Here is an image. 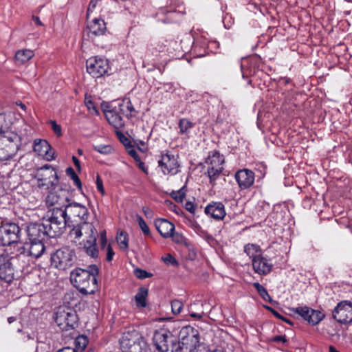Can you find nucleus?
Returning a JSON list of instances; mask_svg holds the SVG:
<instances>
[{"mask_svg": "<svg viewBox=\"0 0 352 352\" xmlns=\"http://www.w3.org/2000/svg\"><path fill=\"white\" fill-rule=\"evenodd\" d=\"M21 138L10 121L0 118V161L12 159L19 150Z\"/></svg>", "mask_w": 352, "mask_h": 352, "instance_id": "obj_1", "label": "nucleus"}, {"mask_svg": "<svg viewBox=\"0 0 352 352\" xmlns=\"http://www.w3.org/2000/svg\"><path fill=\"white\" fill-rule=\"evenodd\" d=\"M98 268L93 265L89 270L81 268L74 270L70 274V280L75 287L84 294H92L97 289V278Z\"/></svg>", "mask_w": 352, "mask_h": 352, "instance_id": "obj_2", "label": "nucleus"}, {"mask_svg": "<svg viewBox=\"0 0 352 352\" xmlns=\"http://www.w3.org/2000/svg\"><path fill=\"white\" fill-rule=\"evenodd\" d=\"M44 226L47 231V236L54 238L61 235L68 223L66 219V211L63 210H52L43 220Z\"/></svg>", "mask_w": 352, "mask_h": 352, "instance_id": "obj_3", "label": "nucleus"}, {"mask_svg": "<svg viewBox=\"0 0 352 352\" xmlns=\"http://www.w3.org/2000/svg\"><path fill=\"white\" fill-rule=\"evenodd\" d=\"M153 342L160 352H178L181 348L176 336L165 329L155 332Z\"/></svg>", "mask_w": 352, "mask_h": 352, "instance_id": "obj_4", "label": "nucleus"}, {"mask_svg": "<svg viewBox=\"0 0 352 352\" xmlns=\"http://www.w3.org/2000/svg\"><path fill=\"white\" fill-rule=\"evenodd\" d=\"M120 344L123 352H144L146 350L143 337L135 330L123 333Z\"/></svg>", "mask_w": 352, "mask_h": 352, "instance_id": "obj_5", "label": "nucleus"}, {"mask_svg": "<svg viewBox=\"0 0 352 352\" xmlns=\"http://www.w3.org/2000/svg\"><path fill=\"white\" fill-rule=\"evenodd\" d=\"M35 179L37 186L43 190L55 189L59 181L56 170L50 165L38 168L35 173Z\"/></svg>", "mask_w": 352, "mask_h": 352, "instance_id": "obj_6", "label": "nucleus"}, {"mask_svg": "<svg viewBox=\"0 0 352 352\" xmlns=\"http://www.w3.org/2000/svg\"><path fill=\"white\" fill-rule=\"evenodd\" d=\"M76 261L74 250L69 247H63L51 255L52 265L60 270L72 267Z\"/></svg>", "mask_w": 352, "mask_h": 352, "instance_id": "obj_7", "label": "nucleus"}, {"mask_svg": "<svg viewBox=\"0 0 352 352\" xmlns=\"http://www.w3.org/2000/svg\"><path fill=\"white\" fill-rule=\"evenodd\" d=\"M181 344L179 351L193 352L199 342L197 330L190 326L183 327L179 333V341Z\"/></svg>", "mask_w": 352, "mask_h": 352, "instance_id": "obj_8", "label": "nucleus"}, {"mask_svg": "<svg viewBox=\"0 0 352 352\" xmlns=\"http://www.w3.org/2000/svg\"><path fill=\"white\" fill-rule=\"evenodd\" d=\"M54 320L60 329L68 331L74 328L77 322L76 311L68 307H59L54 314Z\"/></svg>", "mask_w": 352, "mask_h": 352, "instance_id": "obj_9", "label": "nucleus"}, {"mask_svg": "<svg viewBox=\"0 0 352 352\" xmlns=\"http://www.w3.org/2000/svg\"><path fill=\"white\" fill-rule=\"evenodd\" d=\"M19 234L20 228L16 223H5L0 227V242L3 246L17 243Z\"/></svg>", "mask_w": 352, "mask_h": 352, "instance_id": "obj_10", "label": "nucleus"}, {"mask_svg": "<svg viewBox=\"0 0 352 352\" xmlns=\"http://www.w3.org/2000/svg\"><path fill=\"white\" fill-rule=\"evenodd\" d=\"M87 72L94 78H100L107 73L109 69L108 60L101 57H91L86 62Z\"/></svg>", "mask_w": 352, "mask_h": 352, "instance_id": "obj_11", "label": "nucleus"}, {"mask_svg": "<svg viewBox=\"0 0 352 352\" xmlns=\"http://www.w3.org/2000/svg\"><path fill=\"white\" fill-rule=\"evenodd\" d=\"M69 204L68 192L63 188L50 192L46 197V204L53 206L52 210H65Z\"/></svg>", "mask_w": 352, "mask_h": 352, "instance_id": "obj_12", "label": "nucleus"}, {"mask_svg": "<svg viewBox=\"0 0 352 352\" xmlns=\"http://www.w3.org/2000/svg\"><path fill=\"white\" fill-rule=\"evenodd\" d=\"M63 211H66V219L68 222L87 221L89 216L87 208L77 202L69 203Z\"/></svg>", "mask_w": 352, "mask_h": 352, "instance_id": "obj_13", "label": "nucleus"}, {"mask_svg": "<svg viewBox=\"0 0 352 352\" xmlns=\"http://www.w3.org/2000/svg\"><path fill=\"white\" fill-rule=\"evenodd\" d=\"M206 163L208 164V177L210 180H214L223 169V156L218 151H214L208 155Z\"/></svg>", "mask_w": 352, "mask_h": 352, "instance_id": "obj_14", "label": "nucleus"}, {"mask_svg": "<svg viewBox=\"0 0 352 352\" xmlns=\"http://www.w3.org/2000/svg\"><path fill=\"white\" fill-rule=\"evenodd\" d=\"M158 166L164 175H175L179 171V164L177 157L169 153L162 154L158 160Z\"/></svg>", "mask_w": 352, "mask_h": 352, "instance_id": "obj_15", "label": "nucleus"}, {"mask_svg": "<svg viewBox=\"0 0 352 352\" xmlns=\"http://www.w3.org/2000/svg\"><path fill=\"white\" fill-rule=\"evenodd\" d=\"M333 318L341 324L352 322V302L348 300L339 302L333 311Z\"/></svg>", "mask_w": 352, "mask_h": 352, "instance_id": "obj_16", "label": "nucleus"}, {"mask_svg": "<svg viewBox=\"0 0 352 352\" xmlns=\"http://www.w3.org/2000/svg\"><path fill=\"white\" fill-rule=\"evenodd\" d=\"M292 310L312 325L318 324L324 318V314L320 311L313 309L307 306L298 307L293 308Z\"/></svg>", "mask_w": 352, "mask_h": 352, "instance_id": "obj_17", "label": "nucleus"}, {"mask_svg": "<svg viewBox=\"0 0 352 352\" xmlns=\"http://www.w3.org/2000/svg\"><path fill=\"white\" fill-rule=\"evenodd\" d=\"M102 108L106 119L116 129H118L124 126V123L120 115L121 113L116 107H113L109 104H102Z\"/></svg>", "mask_w": 352, "mask_h": 352, "instance_id": "obj_18", "label": "nucleus"}, {"mask_svg": "<svg viewBox=\"0 0 352 352\" xmlns=\"http://www.w3.org/2000/svg\"><path fill=\"white\" fill-rule=\"evenodd\" d=\"M69 234L75 239H78L83 236L87 239H91L92 236H96L97 231L92 223L83 221L82 223L74 226Z\"/></svg>", "mask_w": 352, "mask_h": 352, "instance_id": "obj_19", "label": "nucleus"}, {"mask_svg": "<svg viewBox=\"0 0 352 352\" xmlns=\"http://www.w3.org/2000/svg\"><path fill=\"white\" fill-rule=\"evenodd\" d=\"M34 151L47 161H52L55 158L54 150L45 140H35Z\"/></svg>", "mask_w": 352, "mask_h": 352, "instance_id": "obj_20", "label": "nucleus"}, {"mask_svg": "<svg viewBox=\"0 0 352 352\" xmlns=\"http://www.w3.org/2000/svg\"><path fill=\"white\" fill-rule=\"evenodd\" d=\"M234 177L241 190L249 188L254 182V172L247 168L238 170Z\"/></svg>", "mask_w": 352, "mask_h": 352, "instance_id": "obj_21", "label": "nucleus"}, {"mask_svg": "<svg viewBox=\"0 0 352 352\" xmlns=\"http://www.w3.org/2000/svg\"><path fill=\"white\" fill-rule=\"evenodd\" d=\"M14 278V270L10 259L4 255H0V278L6 283H11Z\"/></svg>", "mask_w": 352, "mask_h": 352, "instance_id": "obj_22", "label": "nucleus"}, {"mask_svg": "<svg viewBox=\"0 0 352 352\" xmlns=\"http://www.w3.org/2000/svg\"><path fill=\"white\" fill-rule=\"evenodd\" d=\"M27 233L30 241H44L48 237L47 231L43 222L30 225Z\"/></svg>", "mask_w": 352, "mask_h": 352, "instance_id": "obj_23", "label": "nucleus"}, {"mask_svg": "<svg viewBox=\"0 0 352 352\" xmlns=\"http://www.w3.org/2000/svg\"><path fill=\"white\" fill-rule=\"evenodd\" d=\"M106 31V23L102 19L95 18L87 23V34L91 39L94 37L104 34Z\"/></svg>", "mask_w": 352, "mask_h": 352, "instance_id": "obj_24", "label": "nucleus"}, {"mask_svg": "<svg viewBox=\"0 0 352 352\" xmlns=\"http://www.w3.org/2000/svg\"><path fill=\"white\" fill-rule=\"evenodd\" d=\"M19 255H28L35 258L41 257L45 251L44 241H30V246L28 251H25L24 247L19 248Z\"/></svg>", "mask_w": 352, "mask_h": 352, "instance_id": "obj_25", "label": "nucleus"}, {"mask_svg": "<svg viewBox=\"0 0 352 352\" xmlns=\"http://www.w3.org/2000/svg\"><path fill=\"white\" fill-rule=\"evenodd\" d=\"M252 265L255 273L263 276L268 274L273 267L270 260L262 255L254 260Z\"/></svg>", "mask_w": 352, "mask_h": 352, "instance_id": "obj_26", "label": "nucleus"}, {"mask_svg": "<svg viewBox=\"0 0 352 352\" xmlns=\"http://www.w3.org/2000/svg\"><path fill=\"white\" fill-rule=\"evenodd\" d=\"M207 215L217 220H221L226 216L224 205L221 202H212L205 208Z\"/></svg>", "mask_w": 352, "mask_h": 352, "instance_id": "obj_27", "label": "nucleus"}, {"mask_svg": "<svg viewBox=\"0 0 352 352\" xmlns=\"http://www.w3.org/2000/svg\"><path fill=\"white\" fill-rule=\"evenodd\" d=\"M155 224L157 230L164 238H169L173 236L175 226L168 220L160 219L155 221Z\"/></svg>", "mask_w": 352, "mask_h": 352, "instance_id": "obj_28", "label": "nucleus"}, {"mask_svg": "<svg viewBox=\"0 0 352 352\" xmlns=\"http://www.w3.org/2000/svg\"><path fill=\"white\" fill-rule=\"evenodd\" d=\"M83 249L87 255L92 258H97L98 250L96 245V236H92L91 239H87L84 241Z\"/></svg>", "mask_w": 352, "mask_h": 352, "instance_id": "obj_29", "label": "nucleus"}, {"mask_svg": "<svg viewBox=\"0 0 352 352\" xmlns=\"http://www.w3.org/2000/svg\"><path fill=\"white\" fill-rule=\"evenodd\" d=\"M120 113L128 118L135 116V110L129 99H124L118 104Z\"/></svg>", "mask_w": 352, "mask_h": 352, "instance_id": "obj_30", "label": "nucleus"}, {"mask_svg": "<svg viewBox=\"0 0 352 352\" xmlns=\"http://www.w3.org/2000/svg\"><path fill=\"white\" fill-rule=\"evenodd\" d=\"M148 291L145 287H140L135 296L136 306L138 308H144L147 305Z\"/></svg>", "mask_w": 352, "mask_h": 352, "instance_id": "obj_31", "label": "nucleus"}, {"mask_svg": "<svg viewBox=\"0 0 352 352\" xmlns=\"http://www.w3.org/2000/svg\"><path fill=\"white\" fill-rule=\"evenodd\" d=\"M34 55L31 50L23 49L18 50L15 54V60L19 64H23L30 60Z\"/></svg>", "mask_w": 352, "mask_h": 352, "instance_id": "obj_32", "label": "nucleus"}, {"mask_svg": "<svg viewBox=\"0 0 352 352\" xmlns=\"http://www.w3.org/2000/svg\"><path fill=\"white\" fill-rule=\"evenodd\" d=\"M244 252L251 258L252 262L262 255V250L259 245L249 243L244 247Z\"/></svg>", "mask_w": 352, "mask_h": 352, "instance_id": "obj_33", "label": "nucleus"}, {"mask_svg": "<svg viewBox=\"0 0 352 352\" xmlns=\"http://www.w3.org/2000/svg\"><path fill=\"white\" fill-rule=\"evenodd\" d=\"M116 241L122 250H126L129 248L128 234L123 230H119L117 233Z\"/></svg>", "mask_w": 352, "mask_h": 352, "instance_id": "obj_34", "label": "nucleus"}, {"mask_svg": "<svg viewBox=\"0 0 352 352\" xmlns=\"http://www.w3.org/2000/svg\"><path fill=\"white\" fill-rule=\"evenodd\" d=\"M194 124L188 119H180L178 123L179 128V133L182 134L188 135L190 131L194 127Z\"/></svg>", "mask_w": 352, "mask_h": 352, "instance_id": "obj_35", "label": "nucleus"}, {"mask_svg": "<svg viewBox=\"0 0 352 352\" xmlns=\"http://www.w3.org/2000/svg\"><path fill=\"white\" fill-rule=\"evenodd\" d=\"M88 343L87 338L85 336H79L75 340V352H82Z\"/></svg>", "mask_w": 352, "mask_h": 352, "instance_id": "obj_36", "label": "nucleus"}, {"mask_svg": "<svg viewBox=\"0 0 352 352\" xmlns=\"http://www.w3.org/2000/svg\"><path fill=\"white\" fill-rule=\"evenodd\" d=\"M66 173L73 180L74 184L76 186L78 190H82V183L78 176L75 173L74 170L72 167H68L66 169Z\"/></svg>", "mask_w": 352, "mask_h": 352, "instance_id": "obj_37", "label": "nucleus"}, {"mask_svg": "<svg viewBox=\"0 0 352 352\" xmlns=\"http://www.w3.org/2000/svg\"><path fill=\"white\" fill-rule=\"evenodd\" d=\"M253 285L255 287V289H256L257 292L259 294V295L261 296V298L264 300L269 301V302H270L272 300V298H271L270 294H268L267 291L263 285H261L258 283H254Z\"/></svg>", "mask_w": 352, "mask_h": 352, "instance_id": "obj_38", "label": "nucleus"}, {"mask_svg": "<svg viewBox=\"0 0 352 352\" xmlns=\"http://www.w3.org/2000/svg\"><path fill=\"white\" fill-rule=\"evenodd\" d=\"M94 149L103 155L111 154L113 151V147L109 144H97L94 146Z\"/></svg>", "mask_w": 352, "mask_h": 352, "instance_id": "obj_39", "label": "nucleus"}, {"mask_svg": "<svg viewBox=\"0 0 352 352\" xmlns=\"http://www.w3.org/2000/svg\"><path fill=\"white\" fill-rule=\"evenodd\" d=\"M186 186H183L179 190L173 191L171 192V197L177 202H182L186 195Z\"/></svg>", "mask_w": 352, "mask_h": 352, "instance_id": "obj_40", "label": "nucleus"}, {"mask_svg": "<svg viewBox=\"0 0 352 352\" xmlns=\"http://www.w3.org/2000/svg\"><path fill=\"white\" fill-rule=\"evenodd\" d=\"M183 309V303L179 300H173L171 302V309L173 314H179Z\"/></svg>", "mask_w": 352, "mask_h": 352, "instance_id": "obj_41", "label": "nucleus"}, {"mask_svg": "<svg viewBox=\"0 0 352 352\" xmlns=\"http://www.w3.org/2000/svg\"><path fill=\"white\" fill-rule=\"evenodd\" d=\"M137 220L138 221L139 226L141 228L143 233L145 235H149L151 233L149 228L148 227L147 224L146 223V222L143 219V218L142 217H140V215H138Z\"/></svg>", "mask_w": 352, "mask_h": 352, "instance_id": "obj_42", "label": "nucleus"}, {"mask_svg": "<svg viewBox=\"0 0 352 352\" xmlns=\"http://www.w3.org/2000/svg\"><path fill=\"white\" fill-rule=\"evenodd\" d=\"M134 274L137 278L140 279H144L152 276V274L140 268H137L134 270Z\"/></svg>", "mask_w": 352, "mask_h": 352, "instance_id": "obj_43", "label": "nucleus"}, {"mask_svg": "<svg viewBox=\"0 0 352 352\" xmlns=\"http://www.w3.org/2000/svg\"><path fill=\"white\" fill-rule=\"evenodd\" d=\"M49 123L50 124L54 133L58 137L61 136L62 129L60 125L57 124V122L55 120H50Z\"/></svg>", "mask_w": 352, "mask_h": 352, "instance_id": "obj_44", "label": "nucleus"}, {"mask_svg": "<svg viewBox=\"0 0 352 352\" xmlns=\"http://www.w3.org/2000/svg\"><path fill=\"white\" fill-rule=\"evenodd\" d=\"M193 307V305H190V309H189V314L192 318H197L198 320H200L202 318L204 315V311L203 309L201 310L200 312H195L192 310Z\"/></svg>", "mask_w": 352, "mask_h": 352, "instance_id": "obj_45", "label": "nucleus"}, {"mask_svg": "<svg viewBox=\"0 0 352 352\" xmlns=\"http://www.w3.org/2000/svg\"><path fill=\"white\" fill-rule=\"evenodd\" d=\"M96 186L98 190L101 192L102 195H104V189L103 187V182L99 175H96Z\"/></svg>", "mask_w": 352, "mask_h": 352, "instance_id": "obj_46", "label": "nucleus"}, {"mask_svg": "<svg viewBox=\"0 0 352 352\" xmlns=\"http://www.w3.org/2000/svg\"><path fill=\"white\" fill-rule=\"evenodd\" d=\"M113 256H114V252H113L112 248L111 247V245H108L107 247L106 260L108 262L111 261L113 260Z\"/></svg>", "mask_w": 352, "mask_h": 352, "instance_id": "obj_47", "label": "nucleus"}, {"mask_svg": "<svg viewBox=\"0 0 352 352\" xmlns=\"http://www.w3.org/2000/svg\"><path fill=\"white\" fill-rule=\"evenodd\" d=\"M86 105L90 113H94L96 115L98 114V111L96 107L94 106V103L91 101H88L86 102Z\"/></svg>", "mask_w": 352, "mask_h": 352, "instance_id": "obj_48", "label": "nucleus"}, {"mask_svg": "<svg viewBox=\"0 0 352 352\" xmlns=\"http://www.w3.org/2000/svg\"><path fill=\"white\" fill-rule=\"evenodd\" d=\"M164 261L166 263H170L173 265H177V261L171 254H168L164 258Z\"/></svg>", "mask_w": 352, "mask_h": 352, "instance_id": "obj_49", "label": "nucleus"}, {"mask_svg": "<svg viewBox=\"0 0 352 352\" xmlns=\"http://www.w3.org/2000/svg\"><path fill=\"white\" fill-rule=\"evenodd\" d=\"M185 208L190 213L194 214L195 212L196 207L195 206L194 204L191 201H187L185 204Z\"/></svg>", "mask_w": 352, "mask_h": 352, "instance_id": "obj_50", "label": "nucleus"}, {"mask_svg": "<svg viewBox=\"0 0 352 352\" xmlns=\"http://www.w3.org/2000/svg\"><path fill=\"white\" fill-rule=\"evenodd\" d=\"M270 309L271 310L272 313L273 314V315L274 316H276L277 318H279V319H281L282 320L289 323V324H292V322L286 319L285 318H284L283 316H282L278 312H277L276 310L273 309H271L270 308Z\"/></svg>", "mask_w": 352, "mask_h": 352, "instance_id": "obj_51", "label": "nucleus"}, {"mask_svg": "<svg viewBox=\"0 0 352 352\" xmlns=\"http://www.w3.org/2000/svg\"><path fill=\"white\" fill-rule=\"evenodd\" d=\"M100 241H101V246L102 248H104L107 244V239H106V232L103 231L100 234Z\"/></svg>", "mask_w": 352, "mask_h": 352, "instance_id": "obj_52", "label": "nucleus"}, {"mask_svg": "<svg viewBox=\"0 0 352 352\" xmlns=\"http://www.w3.org/2000/svg\"><path fill=\"white\" fill-rule=\"evenodd\" d=\"M272 340L274 341V342H287V339H286L285 336H275L273 338Z\"/></svg>", "mask_w": 352, "mask_h": 352, "instance_id": "obj_53", "label": "nucleus"}, {"mask_svg": "<svg viewBox=\"0 0 352 352\" xmlns=\"http://www.w3.org/2000/svg\"><path fill=\"white\" fill-rule=\"evenodd\" d=\"M116 134L119 138L120 140L124 144L128 141V139L123 135V133L120 131H116Z\"/></svg>", "mask_w": 352, "mask_h": 352, "instance_id": "obj_54", "label": "nucleus"}, {"mask_svg": "<svg viewBox=\"0 0 352 352\" xmlns=\"http://www.w3.org/2000/svg\"><path fill=\"white\" fill-rule=\"evenodd\" d=\"M72 160H73V162H74L75 166L78 168V170H80V163L79 160L76 157L73 156Z\"/></svg>", "mask_w": 352, "mask_h": 352, "instance_id": "obj_55", "label": "nucleus"}, {"mask_svg": "<svg viewBox=\"0 0 352 352\" xmlns=\"http://www.w3.org/2000/svg\"><path fill=\"white\" fill-rule=\"evenodd\" d=\"M128 152H129V154L131 157H133L134 159H135V160H138V159L139 156H138V153H137V151H136L135 150H134V149H131V150H129Z\"/></svg>", "mask_w": 352, "mask_h": 352, "instance_id": "obj_56", "label": "nucleus"}, {"mask_svg": "<svg viewBox=\"0 0 352 352\" xmlns=\"http://www.w3.org/2000/svg\"><path fill=\"white\" fill-rule=\"evenodd\" d=\"M173 236L174 237V241H175L177 243H182L184 241V238L181 235L176 234Z\"/></svg>", "mask_w": 352, "mask_h": 352, "instance_id": "obj_57", "label": "nucleus"}, {"mask_svg": "<svg viewBox=\"0 0 352 352\" xmlns=\"http://www.w3.org/2000/svg\"><path fill=\"white\" fill-rule=\"evenodd\" d=\"M32 20L34 21V23L38 25H43V23L41 21L39 17L38 16H32Z\"/></svg>", "mask_w": 352, "mask_h": 352, "instance_id": "obj_58", "label": "nucleus"}, {"mask_svg": "<svg viewBox=\"0 0 352 352\" xmlns=\"http://www.w3.org/2000/svg\"><path fill=\"white\" fill-rule=\"evenodd\" d=\"M57 352H75V350L70 347H66L58 350Z\"/></svg>", "mask_w": 352, "mask_h": 352, "instance_id": "obj_59", "label": "nucleus"}, {"mask_svg": "<svg viewBox=\"0 0 352 352\" xmlns=\"http://www.w3.org/2000/svg\"><path fill=\"white\" fill-rule=\"evenodd\" d=\"M96 6V2H94V1H91L89 5L88 12H89L91 9L95 8Z\"/></svg>", "mask_w": 352, "mask_h": 352, "instance_id": "obj_60", "label": "nucleus"}, {"mask_svg": "<svg viewBox=\"0 0 352 352\" xmlns=\"http://www.w3.org/2000/svg\"><path fill=\"white\" fill-rule=\"evenodd\" d=\"M139 168L142 169L144 173H147V169L145 168V165L143 162H140Z\"/></svg>", "mask_w": 352, "mask_h": 352, "instance_id": "obj_61", "label": "nucleus"}, {"mask_svg": "<svg viewBox=\"0 0 352 352\" xmlns=\"http://www.w3.org/2000/svg\"><path fill=\"white\" fill-rule=\"evenodd\" d=\"M16 320V318L15 316H11L8 318V322L9 324H11Z\"/></svg>", "mask_w": 352, "mask_h": 352, "instance_id": "obj_62", "label": "nucleus"}, {"mask_svg": "<svg viewBox=\"0 0 352 352\" xmlns=\"http://www.w3.org/2000/svg\"><path fill=\"white\" fill-rule=\"evenodd\" d=\"M16 105L19 106L23 110H24V111L26 110L25 105L23 103H22L21 102H16Z\"/></svg>", "mask_w": 352, "mask_h": 352, "instance_id": "obj_63", "label": "nucleus"}, {"mask_svg": "<svg viewBox=\"0 0 352 352\" xmlns=\"http://www.w3.org/2000/svg\"><path fill=\"white\" fill-rule=\"evenodd\" d=\"M329 352H339L334 346H329Z\"/></svg>", "mask_w": 352, "mask_h": 352, "instance_id": "obj_64", "label": "nucleus"}]
</instances>
